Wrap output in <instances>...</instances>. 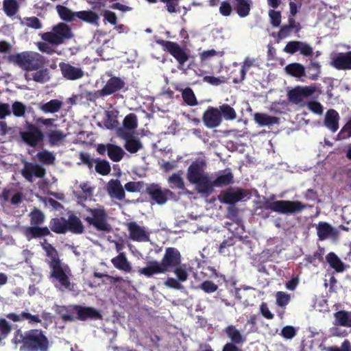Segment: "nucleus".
<instances>
[{"mask_svg":"<svg viewBox=\"0 0 351 351\" xmlns=\"http://www.w3.org/2000/svg\"><path fill=\"white\" fill-rule=\"evenodd\" d=\"M186 178L195 185V190L202 197L207 198L215 191V187L226 186L234 182L232 172L218 176L214 180L204 172V165L202 162L193 161L187 169Z\"/></svg>","mask_w":351,"mask_h":351,"instance_id":"nucleus-1","label":"nucleus"},{"mask_svg":"<svg viewBox=\"0 0 351 351\" xmlns=\"http://www.w3.org/2000/svg\"><path fill=\"white\" fill-rule=\"evenodd\" d=\"M181 262L182 256L180 251L176 247H169L165 249L160 262L156 260L149 261L146 267L138 269V273L150 278L156 274L171 271L176 266L180 265Z\"/></svg>","mask_w":351,"mask_h":351,"instance_id":"nucleus-2","label":"nucleus"},{"mask_svg":"<svg viewBox=\"0 0 351 351\" xmlns=\"http://www.w3.org/2000/svg\"><path fill=\"white\" fill-rule=\"evenodd\" d=\"M13 342L21 344V351H47L49 340L40 329H31L23 332L17 329L14 335Z\"/></svg>","mask_w":351,"mask_h":351,"instance_id":"nucleus-3","label":"nucleus"},{"mask_svg":"<svg viewBox=\"0 0 351 351\" xmlns=\"http://www.w3.org/2000/svg\"><path fill=\"white\" fill-rule=\"evenodd\" d=\"M36 123L26 121L23 125V130L20 131L19 135L21 140L28 146L36 147L43 145L45 134L37 124H41L46 127H55V119L51 118L38 117L34 119Z\"/></svg>","mask_w":351,"mask_h":351,"instance_id":"nucleus-4","label":"nucleus"},{"mask_svg":"<svg viewBox=\"0 0 351 351\" xmlns=\"http://www.w3.org/2000/svg\"><path fill=\"white\" fill-rule=\"evenodd\" d=\"M8 61L27 71H37L45 63L42 55L32 51L11 54L8 56Z\"/></svg>","mask_w":351,"mask_h":351,"instance_id":"nucleus-5","label":"nucleus"},{"mask_svg":"<svg viewBox=\"0 0 351 351\" xmlns=\"http://www.w3.org/2000/svg\"><path fill=\"white\" fill-rule=\"evenodd\" d=\"M87 215H83V219L89 227H93L97 231L110 232L112 226L108 222V214L104 206L97 208H86Z\"/></svg>","mask_w":351,"mask_h":351,"instance_id":"nucleus-6","label":"nucleus"},{"mask_svg":"<svg viewBox=\"0 0 351 351\" xmlns=\"http://www.w3.org/2000/svg\"><path fill=\"white\" fill-rule=\"evenodd\" d=\"M261 207L265 210H270L280 214L292 215L299 213L311 206L300 201L276 200L271 202L267 199L263 202Z\"/></svg>","mask_w":351,"mask_h":351,"instance_id":"nucleus-7","label":"nucleus"},{"mask_svg":"<svg viewBox=\"0 0 351 351\" xmlns=\"http://www.w3.org/2000/svg\"><path fill=\"white\" fill-rule=\"evenodd\" d=\"M40 36L43 40L58 46L71 39L73 34L69 25L64 23H59L52 27L51 32L42 33Z\"/></svg>","mask_w":351,"mask_h":351,"instance_id":"nucleus-8","label":"nucleus"},{"mask_svg":"<svg viewBox=\"0 0 351 351\" xmlns=\"http://www.w3.org/2000/svg\"><path fill=\"white\" fill-rule=\"evenodd\" d=\"M49 268L51 269L49 278L52 279L53 283L55 282H58V284H55L56 287L61 291L71 290L70 276L71 275V271L69 267L63 263L56 262Z\"/></svg>","mask_w":351,"mask_h":351,"instance_id":"nucleus-9","label":"nucleus"},{"mask_svg":"<svg viewBox=\"0 0 351 351\" xmlns=\"http://www.w3.org/2000/svg\"><path fill=\"white\" fill-rule=\"evenodd\" d=\"M251 197L249 190L242 188L229 187L221 191L218 195V199L221 203L234 206L239 202L246 201Z\"/></svg>","mask_w":351,"mask_h":351,"instance_id":"nucleus-10","label":"nucleus"},{"mask_svg":"<svg viewBox=\"0 0 351 351\" xmlns=\"http://www.w3.org/2000/svg\"><path fill=\"white\" fill-rule=\"evenodd\" d=\"M156 43L162 47V49L168 52L172 56L178 63V68L184 66V64L189 60V55L186 49L181 47V46L173 41L165 40L159 39L156 40Z\"/></svg>","mask_w":351,"mask_h":351,"instance_id":"nucleus-11","label":"nucleus"},{"mask_svg":"<svg viewBox=\"0 0 351 351\" xmlns=\"http://www.w3.org/2000/svg\"><path fill=\"white\" fill-rule=\"evenodd\" d=\"M315 91V86H297L288 91L287 98L291 103L298 105L313 95Z\"/></svg>","mask_w":351,"mask_h":351,"instance_id":"nucleus-12","label":"nucleus"},{"mask_svg":"<svg viewBox=\"0 0 351 351\" xmlns=\"http://www.w3.org/2000/svg\"><path fill=\"white\" fill-rule=\"evenodd\" d=\"M330 65L338 71L351 70V51L331 53Z\"/></svg>","mask_w":351,"mask_h":351,"instance_id":"nucleus-13","label":"nucleus"},{"mask_svg":"<svg viewBox=\"0 0 351 351\" xmlns=\"http://www.w3.org/2000/svg\"><path fill=\"white\" fill-rule=\"evenodd\" d=\"M145 192L155 203L159 205L165 204L168 200V196L173 194L169 189L162 190L159 184L155 183L147 184Z\"/></svg>","mask_w":351,"mask_h":351,"instance_id":"nucleus-14","label":"nucleus"},{"mask_svg":"<svg viewBox=\"0 0 351 351\" xmlns=\"http://www.w3.org/2000/svg\"><path fill=\"white\" fill-rule=\"evenodd\" d=\"M202 121L204 125L208 128H217L222 121L221 113L217 108L209 106L203 114Z\"/></svg>","mask_w":351,"mask_h":351,"instance_id":"nucleus-15","label":"nucleus"},{"mask_svg":"<svg viewBox=\"0 0 351 351\" xmlns=\"http://www.w3.org/2000/svg\"><path fill=\"white\" fill-rule=\"evenodd\" d=\"M59 68L62 77L68 80L75 81L84 76V71L80 66H75L69 62H60Z\"/></svg>","mask_w":351,"mask_h":351,"instance_id":"nucleus-16","label":"nucleus"},{"mask_svg":"<svg viewBox=\"0 0 351 351\" xmlns=\"http://www.w3.org/2000/svg\"><path fill=\"white\" fill-rule=\"evenodd\" d=\"M127 228L130 239L132 241L144 242L149 240V233L145 230L144 227L140 226L135 221L128 223Z\"/></svg>","mask_w":351,"mask_h":351,"instance_id":"nucleus-17","label":"nucleus"},{"mask_svg":"<svg viewBox=\"0 0 351 351\" xmlns=\"http://www.w3.org/2000/svg\"><path fill=\"white\" fill-rule=\"evenodd\" d=\"M45 169L38 164L25 162L21 171L22 176L29 182L33 181V176L43 178L45 175Z\"/></svg>","mask_w":351,"mask_h":351,"instance_id":"nucleus-18","label":"nucleus"},{"mask_svg":"<svg viewBox=\"0 0 351 351\" xmlns=\"http://www.w3.org/2000/svg\"><path fill=\"white\" fill-rule=\"evenodd\" d=\"M102 318L101 313L95 308L77 305V320L86 321L87 319H100Z\"/></svg>","mask_w":351,"mask_h":351,"instance_id":"nucleus-19","label":"nucleus"},{"mask_svg":"<svg viewBox=\"0 0 351 351\" xmlns=\"http://www.w3.org/2000/svg\"><path fill=\"white\" fill-rule=\"evenodd\" d=\"M77 304L58 306L56 312L64 322H75L77 320Z\"/></svg>","mask_w":351,"mask_h":351,"instance_id":"nucleus-20","label":"nucleus"},{"mask_svg":"<svg viewBox=\"0 0 351 351\" xmlns=\"http://www.w3.org/2000/svg\"><path fill=\"white\" fill-rule=\"evenodd\" d=\"M125 85V82L119 77H110L102 88V90L106 96L111 95L120 90L123 89Z\"/></svg>","mask_w":351,"mask_h":351,"instance_id":"nucleus-21","label":"nucleus"},{"mask_svg":"<svg viewBox=\"0 0 351 351\" xmlns=\"http://www.w3.org/2000/svg\"><path fill=\"white\" fill-rule=\"evenodd\" d=\"M24 235L28 241H30L32 239L41 238L51 235V232L47 226L40 227V226H31L25 228Z\"/></svg>","mask_w":351,"mask_h":351,"instance_id":"nucleus-22","label":"nucleus"},{"mask_svg":"<svg viewBox=\"0 0 351 351\" xmlns=\"http://www.w3.org/2000/svg\"><path fill=\"white\" fill-rule=\"evenodd\" d=\"M107 191L111 197H114L119 200H123L125 196L124 188L117 179H112L108 182Z\"/></svg>","mask_w":351,"mask_h":351,"instance_id":"nucleus-23","label":"nucleus"},{"mask_svg":"<svg viewBox=\"0 0 351 351\" xmlns=\"http://www.w3.org/2000/svg\"><path fill=\"white\" fill-rule=\"evenodd\" d=\"M339 113L334 109H329L326 113L324 124L331 132H335L339 129Z\"/></svg>","mask_w":351,"mask_h":351,"instance_id":"nucleus-24","label":"nucleus"},{"mask_svg":"<svg viewBox=\"0 0 351 351\" xmlns=\"http://www.w3.org/2000/svg\"><path fill=\"white\" fill-rule=\"evenodd\" d=\"M67 232L75 234H82L84 232V226L81 219L74 214H71L66 219Z\"/></svg>","mask_w":351,"mask_h":351,"instance_id":"nucleus-25","label":"nucleus"},{"mask_svg":"<svg viewBox=\"0 0 351 351\" xmlns=\"http://www.w3.org/2000/svg\"><path fill=\"white\" fill-rule=\"evenodd\" d=\"M232 3L233 10L241 18H245L250 14L252 1L251 0H231Z\"/></svg>","mask_w":351,"mask_h":351,"instance_id":"nucleus-26","label":"nucleus"},{"mask_svg":"<svg viewBox=\"0 0 351 351\" xmlns=\"http://www.w3.org/2000/svg\"><path fill=\"white\" fill-rule=\"evenodd\" d=\"M123 138L125 141L124 147L130 154H135L143 148V145L139 138L133 134H126Z\"/></svg>","mask_w":351,"mask_h":351,"instance_id":"nucleus-27","label":"nucleus"},{"mask_svg":"<svg viewBox=\"0 0 351 351\" xmlns=\"http://www.w3.org/2000/svg\"><path fill=\"white\" fill-rule=\"evenodd\" d=\"M111 263L115 268L119 270L128 273L132 271L131 265L123 252L119 253V255L112 258Z\"/></svg>","mask_w":351,"mask_h":351,"instance_id":"nucleus-28","label":"nucleus"},{"mask_svg":"<svg viewBox=\"0 0 351 351\" xmlns=\"http://www.w3.org/2000/svg\"><path fill=\"white\" fill-rule=\"evenodd\" d=\"M49 228L56 234L67 232L66 219L63 217L52 218L49 221Z\"/></svg>","mask_w":351,"mask_h":351,"instance_id":"nucleus-29","label":"nucleus"},{"mask_svg":"<svg viewBox=\"0 0 351 351\" xmlns=\"http://www.w3.org/2000/svg\"><path fill=\"white\" fill-rule=\"evenodd\" d=\"M285 70L288 75L294 77L301 78L302 77H306L305 67L298 62L287 64L285 66Z\"/></svg>","mask_w":351,"mask_h":351,"instance_id":"nucleus-30","label":"nucleus"},{"mask_svg":"<svg viewBox=\"0 0 351 351\" xmlns=\"http://www.w3.org/2000/svg\"><path fill=\"white\" fill-rule=\"evenodd\" d=\"M46 136L49 144L53 147L60 145L64 140L66 134L60 130H52L46 133Z\"/></svg>","mask_w":351,"mask_h":351,"instance_id":"nucleus-31","label":"nucleus"},{"mask_svg":"<svg viewBox=\"0 0 351 351\" xmlns=\"http://www.w3.org/2000/svg\"><path fill=\"white\" fill-rule=\"evenodd\" d=\"M224 332L230 339L231 342L236 344H242L245 339L240 331L233 325H229L224 329Z\"/></svg>","mask_w":351,"mask_h":351,"instance_id":"nucleus-32","label":"nucleus"},{"mask_svg":"<svg viewBox=\"0 0 351 351\" xmlns=\"http://www.w3.org/2000/svg\"><path fill=\"white\" fill-rule=\"evenodd\" d=\"M75 14L76 18H78L86 23L98 25L99 16L97 13L92 10L75 12Z\"/></svg>","mask_w":351,"mask_h":351,"instance_id":"nucleus-33","label":"nucleus"},{"mask_svg":"<svg viewBox=\"0 0 351 351\" xmlns=\"http://www.w3.org/2000/svg\"><path fill=\"white\" fill-rule=\"evenodd\" d=\"M255 121L261 126L271 125L277 124L279 122V118L274 116H269L264 113H255L254 114Z\"/></svg>","mask_w":351,"mask_h":351,"instance_id":"nucleus-34","label":"nucleus"},{"mask_svg":"<svg viewBox=\"0 0 351 351\" xmlns=\"http://www.w3.org/2000/svg\"><path fill=\"white\" fill-rule=\"evenodd\" d=\"M108 156L112 161L119 162L122 160L125 152L121 147L112 143H108Z\"/></svg>","mask_w":351,"mask_h":351,"instance_id":"nucleus-35","label":"nucleus"},{"mask_svg":"<svg viewBox=\"0 0 351 351\" xmlns=\"http://www.w3.org/2000/svg\"><path fill=\"white\" fill-rule=\"evenodd\" d=\"M63 103L57 99H51L49 101L42 104L40 110L45 113H56L61 109Z\"/></svg>","mask_w":351,"mask_h":351,"instance_id":"nucleus-36","label":"nucleus"},{"mask_svg":"<svg viewBox=\"0 0 351 351\" xmlns=\"http://www.w3.org/2000/svg\"><path fill=\"white\" fill-rule=\"evenodd\" d=\"M43 250L46 252L47 256L50 258L48 261L49 267L53 266L56 262L62 263L59 258L58 254L56 248L50 243L45 242L42 244Z\"/></svg>","mask_w":351,"mask_h":351,"instance_id":"nucleus-37","label":"nucleus"},{"mask_svg":"<svg viewBox=\"0 0 351 351\" xmlns=\"http://www.w3.org/2000/svg\"><path fill=\"white\" fill-rule=\"evenodd\" d=\"M326 259L330 266L337 272L339 273L344 271V264L335 253H328L326 256Z\"/></svg>","mask_w":351,"mask_h":351,"instance_id":"nucleus-38","label":"nucleus"},{"mask_svg":"<svg viewBox=\"0 0 351 351\" xmlns=\"http://www.w3.org/2000/svg\"><path fill=\"white\" fill-rule=\"evenodd\" d=\"M56 10L60 18L64 21L72 22L76 18L75 12L71 11L64 5L58 4L56 6Z\"/></svg>","mask_w":351,"mask_h":351,"instance_id":"nucleus-39","label":"nucleus"},{"mask_svg":"<svg viewBox=\"0 0 351 351\" xmlns=\"http://www.w3.org/2000/svg\"><path fill=\"white\" fill-rule=\"evenodd\" d=\"M333 231L332 227L326 222H319L317 227V234L319 240L328 238Z\"/></svg>","mask_w":351,"mask_h":351,"instance_id":"nucleus-40","label":"nucleus"},{"mask_svg":"<svg viewBox=\"0 0 351 351\" xmlns=\"http://www.w3.org/2000/svg\"><path fill=\"white\" fill-rule=\"evenodd\" d=\"M335 325L344 327H350L348 321V311L341 310L334 313Z\"/></svg>","mask_w":351,"mask_h":351,"instance_id":"nucleus-41","label":"nucleus"},{"mask_svg":"<svg viewBox=\"0 0 351 351\" xmlns=\"http://www.w3.org/2000/svg\"><path fill=\"white\" fill-rule=\"evenodd\" d=\"M3 7L5 13L10 17L14 16L19 9L16 0H3Z\"/></svg>","mask_w":351,"mask_h":351,"instance_id":"nucleus-42","label":"nucleus"},{"mask_svg":"<svg viewBox=\"0 0 351 351\" xmlns=\"http://www.w3.org/2000/svg\"><path fill=\"white\" fill-rule=\"evenodd\" d=\"M31 226H40L45 219L44 213L38 208H34L29 214Z\"/></svg>","mask_w":351,"mask_h":351,"instance_id":"nucleus-43","label":"nucleus"},{"mask_svg":"<svg viewBox=\"0 0 351 351\" xmlns=\"http://www.w3.org/2000/svg\"><path fill=\"white\" fill-rule=\"evenodd\" d=\"M36 156L40 162L46 165H53L56 160L54 154L46 149L38 152Z\"/></svg>","mask_w":351,"mask_h":351,"instance_id":"nucleus-44","label":"nucleus"},{"mask_svg":"<svg viewBox=\"0 0 351 351\" xmlns=\"http://www.w3.org/2000/svg\"><path fill=\"white\" fill-rule=\"evenodd\" d=\"M321 73L320 65L318 62H311L306 68V77L311 80H317Z\"/></svg>","mask_w":351,"mask_h":351,"instance_id":"nucleus-45","label":"nucleus"},{"mask_svg":"<svg viewBox=\"0 0 351 351\" xmlns=\"http://www.w3.org/2000/svg\"><path fill=\"white\" fill-rule=\"evenodd\" d=\"M182 97L184 101L190 106H194L197 104V98L195 95L193 90L187 87L182 90Z\"/></svg>","mask_w":351,"mask_h":351,"instance_id":"nucleus-46","label":"nucleus"},{"mask_svg":"<svg viewBox=\"0 0 351 351\" xmlns=\"http://www.w3.org/2000/svg\"><path fill=\"white\" fill-rule=\"evenodd\" d=\"M95 171L101 176H107L111 171L109 162L106 160H95Z\"/></svg>","mask_w":351,"mask_h":351,"instance_id":"nucleus-47","label":"nucleus"},{"mask_svg":"<svg viewBox=\"0 0 351 351\" xmlns=\"http://www.w3.org/2000/svg\"><path fill=\"white\" fill-rule=\"evenodd\" d=\"M218 109L221 113V118L223 117L226 120H234L237 117L234 109L227 104L219 106Z\"/></svg>","mask_w":351,"mask_h":351,"instance_id":"nucleus-48","label":"nucleus"},{"mask_svg":"<svg viewBox=\"0 0 351 351\" xmlns=\"http://www.w3.org/2000/svg\"><path fill=\"white\" fill-rule=\"evenodd\" d=\"M117 117L113 111H107L104 120V124L107 129L112 130L118 125Z\"/></svg>","mask_w":351,"mask_h":351,"instance_id":"nucleus-49","label":"nucleus"},{"mask_svg":"<svg viewBox=\"0 0 351 351\" xmlns=\"http://www.w3.org/2000/svg\"><path fill=\"white\" fill-rule=\"evenodd\" d=\"M254 64V60H251L249 58H246L243 62V65L239 71V77L234 78V83H240L245 77L247 71L251 68Z\"/></svg>","mask_w":351,"mask_h":351,"instance_id":"nucleus-50","label":"nucleus"},{"mask_svg":"<svg viewBox=\"0 0 351 351\" xmlns=\"http://www.w3.org/2000/svg\"><path fill=\"white\" fill-rule=\"evenodd\" d=\"M123 124L124 128L128 130H134L138 126L136 115L133 113L128 114L124 118Z\"/></svg>","mask_w":351,"mask_h":351,"instance_id":"nucleus-51","label":"nucleus"},{"mask_svg":"<svg viewBox=\"0 0 351 351\" xmlns=\"http://www.w3.org/2000/svg\"><path fill=\"white\" fill-rule=\"evenodd\" d=\"M49 80L47 69L37 70L36 72L32 73V80L38 83H45Z\"/></svg>","mask_w":351,"mask_h":351,"instance_id":"nucleus-52","label":"nucleus"},{"mask_svg":"<svg viewBox=\"0 0 351 351\" xmlns=\"http://www.w3.org/2000/svg\"><path fill=\"white\" fill-rule=\"evenodd\" d=\"M219 13L223 16H229L232 14L233 11L232 3L231 0H225L221 3L219 9Z\"/></svg>","mask_w":351,"mask_h":351,"instance_id":"nucleus-53","label":"nucleus"},{"mask_svg":"<svg viewBox=\"0 0 351 351\" xmlns=\"http://www.w3.org/2000/svg\"><path fill=\"white\" fill-rule=\"evenodd\" d=\"M165 4L168 12L177 13L180 12L179 3L180 0H159Z\"/></svg>","mask_w":351,"mask_h":351,"instance_id":"nucleus-54","label":"nucleus"},{"mask_svg":"<svg viewBox=\"0 0 351 351\" xmlns=\"http://www.w3.org/2000/svg\"><path fill=\"white\" fill-rule=\"evenodd\" d=\"M12 112L16 117H22L26 112V106L21 101H14L12 106Z\"/></svg>","mask_w":351,"mask_h":351,"instance_id":"nucleus-55","label":"nucleus"},{"mask_svg":"<svg viewBox=\"0 0 351 351\" xmlns=\"http://www.w3.org/2000/svg\"><path fill=\"white\" fill-rule=\"evenodd\" d=\"M276 298L278 306L282 307L287 306L291 300V295L284 291H278L276 294Z\"/></svg>","mask_w":351,"mask_h":351,"instance_id":"nucleus-56","label":"nucleus"},{"mask_svg":"<svg viewBox=\"0 0 351 351\" xmlns=\"http://www.w3.org/2000/svg\"><path fill=\"white\" fill-rule=\"evenodd\" d=\"M350 137H351V117L337 134V138L339 140L346 139Z\"/></svg>","mask_w":351,"mask_h":351,"instance_id":"nucleus-57","label":"nucleus"},{"mask_svg":"<svg viewBox=\"0 0 351 351\" xmlns=\"http://www.w3.org/2000/svg\"><path fill=\"white\" fill-rule=\"evenodd\" d=\"M144 186V182L142 181L138 182H129L124 186V189L130 193L140 192Z\"/></svg>","mask_w":351,"mask_h":351,"instance_id":"nucleus-58","label":"nucleus"},{"mask_svg":"<svg viewBox=\"0 0 351 351\" xmlns=\"http://www.w3.org/2000/svg\"><path fill=\"white\" fill-rule=\"evenodd\" d=\"M171 271L176 275L178 281L183 282L187 280L189 274L184 267L180 265L176 266Z\"/></svg>","mask_w":351,"mask_h":351,"instance_id":"nucleus-59","label":"nucleus"},{"mask_svg":"<svg viewBox=\"0 0 351 351\" xmlns=\"http://www.w3.org/2000/svg\"><path fill=\"white\" fill-rule=\"evenodd\" d=\"M199 288L206 293H212L217 290L218 286L213 281L205 280L199 285Z\"/></svg>","mask_w":351,"mask_h":351,"instance_id":"nucleus-60","label":"nucleus"},{"mask_svg":"<svg viewBox=\"0 0 351 351\" xmlns=\"http://www.w3.org/2000/svg\"><path fill=\"white\" fill-rule=\"evenodd\" d=\"M104 97H106V95L102 88L101 90H98L94 92L86 91L85 93V98L87 101H89L90 102H95L99 98Z\"/></svg>","mask_w":351,"mask_h":351,"instance_id":"nucleus-61","label":"nucleus"},{"mask_svg":"<svg viewBox=\"0 0 351 351\" xmlns=\"http://www.w3.org/2000/svg\"><path fill=\"white\" fill-rule=\"evenodd\" d=\"M169 182L175 185L179 189H184L185 188L184 182L182 177L177 174L173 173L169 178Z\"/></svg>","mask_w":351,"mask_h":351,"instance_id":"nucleus-62","label":"nucleus"},{"mask_svg":"<svg viewBox=\"0 0 351 351\" xmlns=\"http://www.w3.org/2000/svg\"><path fill=\"white\" fill-rule=\"evenodd\" d=\"M327 351H351V342L346 339L340 346H330L327 348Z\"/></svg>","mask_w":351,"mask_h":351,"instance_id":"nucleus-63","label":"nucleus"},{"mask_svg":"<svg viewBox=\"0 0 351 351\" xmlns=\"http://www.w3.org/2000/svg\"><path fill=\"white\" fill-rule=\"evenodd\" d=\"M48 42H38L36 45L40 51L45 53L49 55H52L56 53V50L52 46L49 45Z\"/></svg>","mask_w":351,"mask_h":351,"instance_id":"nucleus-64","label":"nucleus"}]
</instances>
